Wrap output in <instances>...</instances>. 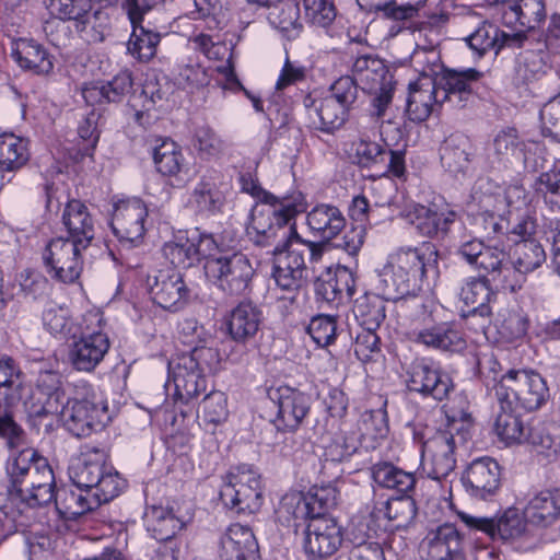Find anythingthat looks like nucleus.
<instances>
[{"label": "nucleus", "mask_w": 560, "mask_h": 560, "mask_svg": "<svg viewBox=\"0 0 560 560\" xmlns=\"http://www.w3.org/2000/svg\"><path fill=\"white\" fill-rule=\"evenodd\" d=\"M238 180L243 192L259 200L250 212V240L257 246L273 247L272 277L287 293L278 299L284 305L293 304L303 284L306 257L311 265L317 264L325 250L323 242L303 240L296 232L295 217L305 210V197L301 191L277 197L264 190L250 173L241 174Z\"/></svg>", "instance_id": "f257e3e1"}, {"label": "nucleus", "mask_w": 560, "mask_h": 560, "mask_svg": "<svg viewBox=\"0 0 560 560\" xmlns=\"http://www.w3.org/2000/svg\"><path fill=\"white\" fill-rule=\"evenodd\" d=\"M438 262L434 245L404 246L388 254L384 266L377 270L376 289L386 300L398 301L412 298V304L423 296V282L430 269Z\"/></svg>", "instance_id": "f03ea898"}, {"label": "nucleus", "mask_w": 560, "mask_h": 560, "mask_svg": "<svg viewBox=\"0 0 560 560\" xmlns=\"http://www.w3.org/2000/svg\"><path fill=\"white\" fill-rule=\"evenodd\" d=\"M447 418L444 429L434 430L420 421L409 424L413 442L420 445L422 462L431 466L428 474L436 480L447 477L454 470L457 440H466L470 425V417L464 409L459 412V419L455 412Z\"/></svg>", "instance_id": "7ed1b4c3"}, {"label": "nucleus", "mask_w": 560, "mask_h": 560, "mask_svg": "<svg viewBox=\"0 0 560 560\" xmlns=\"http://www.w3.org/2000/svg\"><path fill=\"white\" fill-rule=\"evenodd\" d=\"M220 362L217 349L195 346L189 352L173 357L167 364L166 387L174 385V396L188 404L207 389L206 374Z\"/></svg>", "instance_id": "20e7f679"}, {"label": "nucleus", "mask_w": 560, "mask_h": 560, "mask_svg": "<svg viewBox=\"0 0 560 560\" xmlns=\"http://www.w3.org/2000/svg\"><path fill=\"white\" fill-rule=\"evenodd\" d=\"M69 476L77 490L93 493L96 503L109 502L125 487V480L107 463L106 452L96 447L86 448L72 462Z\"/></svg>", "instance_id": "39448f33"}, {"label": "nucleus", "mask_w": 560, "mask_h": 560, "mask_svg": "<svg viewBox=\"0 0 560 560\" xmlns=\"http://www.w3.org/2000/svg\"><path fill=\"white\" fill-rule=\"evenodd\" d=\"M413 328L410 339L418 346L443 353H456L466 348V340L454 322L439 320L438 304L432 299L415 301Z\"/></svg>", "instance_id": "423d86ee"}, {"label": "nucleus", "mask_w": 560, "mask_h": 560, "mask_svg": "<svg viewBox=\"0 0 560 560\" xmlns=\"http://www.w3.org/2000/svg\"><path fill=\"white\" fill-rule=\"evenodd\" d=\"M471 197L479 207L475 223L488 237H493L504 234L508 207L516 209L524 202V187L512 185L502 189L489 178H480L472 188Z\"/></svg>", "instance_id": "0eeeda50"}, {"label": "nucleus", "mask_w": 560, "mask_h": 560, "mask_svg": "<svg viewBox=\"0 0 560 560\" xmlns=\"http://www.w3.org/2000/svg\"><path fill=\"white\" fill-rule=\"evenodd\" d=\"M65 428L77 438L101 430L110 419L106 400L90 384L75 386L74 395L59 410Z\"/></svg>", "instance_id": "6e6552de"}, {"label": "nucleus", "mask_w": 560, "mask_h": 560, "mask_svg": "<svg viewBox=\"0 0 560 560\" xmlns=\"http://www.w3.org/2000/svg\"><path fill=\"white\" fill-rule=\"evenodd\" d=\"M104 318L100 311H90L82 316L81 329L69 347L68 360L78 372H93L104 360L110 342L103 330Z\"/></svg>", "instance_id": "1a4fd4ad"}, {"label": "nucleus", "mask_w": 560, "mask_h": 560, "mask_svg": "<svg viewBox=\"0 0 560 560\" xmlns=\"http://www.w3.org/2000/svg\"><path fill=\"white\" fill-rule=\"evenodd\" d=\"M220 499L225 508L236 513L258 511L262 505L260 475L252 465L232 467L224 478Z\"/></svg>", "instance_id": "9d476101"}, {"label": "nucleus", "mask_w": 560, "mask_h": 560, "mask_svg": "<svg viewBox=\"0 0 560 560\" xmlns=\"http://www.w3.org/2000/svg\"><path fill=\"white\" fill-rule=\"evenodd\" d=\"M549 396V389L541 375L533 370L510 369L502 383L495 388L494 400L525 411L541 407Z\"/></svg>", "instance_id": "9b49d317"}, {"label": "nucleus", "mask_w": 560, "mask_h": 560, "mask_svg": "<svg viewBox=\"0 0 560 560\" xmlns=\"http://www.w3.org/2000/svg\"><path fill=\"white\" fill-rule=\"evenodd\" d=\"M207 280L224 294L234 296L249 291L255 269L243 253L220 255L203 264Z\"/></svg>", "instance_id": "f8f14e48"}, {"label": "nucleus", "mask_w": 560, "mask_h": 560, "mask_svg": "<svg viewBox=\"0 0 560 560\" xmlns=\"http://www.w3.org/2000/svg\"><path fill=\"white\" fill-rule=\"evenodd\" d=\"M85 249L67 237L51 238L42 254L48 275L60 282L73 283L82 272Z\"/></svg>", "instance_id": "ddd939ff"}, {"label": "nucleus", "mask_w": 560, "mask_h": 560, "mask_svg": "<svg viewBox=\"0 0 560 560\" xmlns=\"http://www.w3.org/2000/svg\"><path fill=\"white\" fill-rule=\"evenodd\" d=\"M460 24L475 27L463 39L478 57H482L489 50H494L498 54L504 47L518 48L527 38L523 33L501 31L497 25L483 20L476 12H468L467 15L462 18Z\"/></svg>", "instance_id": "4468645a"}, {"label": "nucleus", "mask_w": 560, "mask_h": 560, "mask_svg": "<svg viewBox=\"0 0 560 560\" xmlns=\"http://www.w3.org/2000/svg\"><path fill=\"white\" fill-rule=\"evenodd\" d=\"M267 395L277 409L271 422L279 431H296L311 411V396L296 388L281 385L269 388Z\"/></svg>", "instance_id": "2eb2a0df"}, {"label": "nucleus", "mask_w": 560, "mask_h": 560, "mask_svg": "<svg viewBox=\"0 0 560 560\" xmlns=\"http://www.w3.org/2000/svg\"><path fill=\"white\" fill-rule=\"evenodd\" d=\"M407 387L410 392L423 397H432L442 401L454 389V383L450 374L429 359H417L407 369Z\"/></svg>", "instance_id": "dca6fc26"}, {"label": "nucleus", "mask_w": 560, "mask_h": 560, "mask_svg": "<svg viewBox=\"0 0 560 560\" xmlns=\"http://www.w3.org/2000/svg\"><path fill=\"white\" fill-rule=\"evenodd\" d=\"M352 73L363 90L374 95L375 105H388L393 98L394 82L384 61L374 55H361L352 65Z\"/></svg>", "instance_id": "f3484780"}, {"label": "nucleus", "mask_w": 560, "mask_h": 560, "mask_svg": "<svg viewBox=\"0 0 560 560\" xmlns=\"http://www.w3.org/2000/svg\"><path fill=\"white\" fill-rule=\"evenodd\" d=\"M229 184L218 170H207L194 186L187 207L196 214L212 217L220 212L225 205Z\"/></svg>", "instance_id": "a211bd4d"}, {"label": "nucleus", "mask_w": 560, "mask_h": 560, "mask_svg": "<svg viewBox=\"0 0 560 560\" xmlns=\"http://www.w3.org/2000/svg\"><path fill=\"white\" fill-rule=\"evenodd\" d=\"M491 149L499 163L513 164L518 162L524 170L529 172H536L542 166L537 156V153L541 150L540 143L521 140L514 128L500 131L493 139Z\"/></svg>", "instance_id": "6ab92c4d"}, {"label": "nucleus", "mask_w": 560, "mask_h": 560, "mask_svg": "<svg viewBox=\"0 0 560 560\" xmlns=\"http://www.w3.org/2000/svg\"><path fill=\"white\" fill-rule=\"evenodd\" d=\"M65 390L60 373L42 371L36 386L24 400V407L30 417L42 418L58 415L63 406Z\"/></svg>", "instance_id": "aec40b11"}, {"label": "nucleus", "mask_w": 560, "mask_h": 560, "mask_svg": "<svg viewBox=\"0 0 560 560\" xmlns=\"http://www.w3.org/2000/svg\"><path fill=\"white\" fill-rule=\"evenodd\" d=\"M22 371L16 361L7 355H0V436L5 439L10 446L19 444L23 430L13 420L8 410L11 401L9 390L21 386Z\"/></svg>", "instance_id": "412c9836"}, {"label": "nucleus", "mask_w": 560, "mask_h": 560, "mask_svg": "<svg viewBox=\"0 0 560 560\" xmlns=\"http://www.w3.org/2000/svg\"><path fill=\"white\" fill-rule=\"evenodd\" d=\"M148 209L139 198H129L114 203L110 226L121 243L137 246L145 232Z\"/></svg>", "instance_id": "4be33fe9"}, {"label": "nucleus", "mask_w": 560, "mask_h": 560, "mask_svg": "<svg viewBox=\"0 0 560 560\" xmlns=\"http://www.w3.org/2000/svg\"><path fill=\"white\" fill-rule=\"evenodd\" d=\"M341 526L331 517L311 520L304 533L303 548L307 558L323 560L335 555L341 547Z\"/></svg>", "instance_id": "5701e85b"}, {"label": "nucleus", "mask_w": 560, "mask_h": 560, "mask_svg": "<svg viewBox=\"0 0 560 560\" xmlns=\"http://www.w3.org/2000/svg\"><path fill=\"white\" fill-rule=\"evenodd\" d=\"M148 287L154 303L165 310H179L189 296V289L180 271L174 268L160 269L149 275Z\"/></svg>", "instance_id": "b1692460"}, {"label": "nucleus", "mask_w": 560, "mask_h": 560, "mask_svg": "<svg viewBox=\"0 0 560 560\" xmlns=\"http://www.w3.org/2000/svg\"><path fill=\"white\" fill-rule=\"evenodd\" d=\"M354 145L361 166H380L383 175L406 179L405 150L388 149L387 144L382 145L365 139H361Z\"/></svg>", "instance_id": "393cba45"}, {"label": "nucleus", "mask_w": 560, "mask_h": 560, "mask_svg": "<svg viewBox=\"0 0 560 560\" xmlns=\"http://www.w3.org/2000/svg\"><path fill=\"white\" fill-rule=\"evenodd\" d=\"M427 560H462L464 537L452 523H444L430 529L421 542Z\"/></svg>", "instance_id": "a878e982"}, {"label": "nucleus", "mask_w": 560, "mask_h": 560, "mask_svg": "<svg viewBox=\"0 0 560 560\" xmlns=\"http://www.w3.org/2000/svg\"><path fill=\"white\" fill-rule=\"evenodd\" d=\"M463 483L471 497L488 500L500 489L501 467L491 457L476 458L468 465L463 476Z\"/></svg>", "instance_id": "bb28decb"}, {"label": "nucleus", "mask_w": 560, "mask_h": 560, "mask_svg": "<svg viewBox=\"0 0 560 560\" xmlns=\"http://www.w3.org/2000/svg\"><path fill=\"white\" fill-rule=\"evenodd\" d=\"M262 324V312L252 301H241L226 315L225 325L230 338L238 345L255 340Z\"/></svg>", "instance_id": "cd10ccee"}, {"label": "nucleus", "mask_w": 560, "mask_h": 560, "mask_svg": "<svg viewBox=\"0 0 560 560\" xmlns=\"http://www.w3.org/2000/svg\"><path fill=\"white\" fill-rule=\"evenodd\" d=\"M472 268L482 272V276H489L492 281L498 282V285L504 290L511 292L520 290L522 278L512 280V272L515 273V270H513L509 255L503 248L485 244Z\"/></svg>", "instance_id": "c85d7f7f"}, {"label": "nucleus", "mask_w": 560, "mask_h": 560, "mask_svg": "<svg viewBox=\"0 0 560 560\" xmlns=\"http://www.w3.org/2000/svg\"><path fill=\"white\" fill-rule=\"evenodd\" d=\"M221 560H259V547L250 527L230 525L219 540Z\"/></svg>", "instance_id": "c756f323"}, {"label": "nucleus", "mask_w": 560, "mask_h": 560, "mask_svg": "<svg viewBox=\"0 0 560 560\" xmlns=\"http://www.w3.org/2000/svg\"><path fill=\"white\" fill-rule=\"evenodd\" d=\"M546 15L545 0H512L502 8V22L525 36L539 27Z\"/></svg>", "instance_id": "7c9ffc66"}, {"label": "nucleus", "mask_w": 560, "mask_h": 560, "mask_svg": "<svg viewBox=\"0 0 560 560\" xmlns=\"http://www.w3.org/2000/svg\"><path fill=\"white\" fill-rule=\"evenodd\" d=\"M491 407L494 432L505 445L521 444L529 440V428L524 424L518 409L512 402L491 400Z\"/></svg>", "instance_id": "2f4dec72"}, {"label": "nucleus", "mask_w": 560, "mask_h": 560, "mask_svg": "<svg viewBox=\"0 0 560 560\" xmlns=\"http://www.w3.org/2000/svg\"><path fill=\"white\" fill-rule=\"evenodd\" d=\"M524 513L533 528H547L560 520V489H545L533 493Z\"/></svg>", "instance_id": "473e14b6"}, {"label": "nucleus", "mask_w": 560, "mask_h": 560, "mask_svg": "<svg viewBox=\"0 0 560 560\" xmlns=\"http://www.w3.org/2000/svg\"><path fill=\"white\" fill-rule=\"evenodd\" d=\"M52 500L56 501V491L54 482L43 483L42 487L25 493V489L10 490L5 503L0 508V512L13 523L32 508L45 505Z\"/></svg>", "instance_id": "72a5a7b5"}, {"label": "nucleus", "mask_w": 560, "mask_h": 560, "mask_svg": "<svg viewBox=\"0 0 560 560\" xmlns=\"http://www.w3.org/2000/svg\"><path fill=\"white\" fill-rule=\"evenodd\" d=\"M11 56L24 70L35 74H47L54 63L46 48L32 38H19L12 43Z\"/></svg>", "instance_id": "f704fd0d"}, {"label": "nucleus", "mask_w": 560, "mask_h": 560, "mask_svg": "<svg viewBox=\"0 0 560 560\" xmlns=\"http://www.w3.org/2000/svg\"><path fill=\"white\" fill-rule=\"evenodd\" d=\"M369 201L364 196H357L349 207V215L355 223L346 231L343 236L335 244L336 248L345 250L350 256H355L364 244L369 218Z\"/></svg>", "instance_id": "c9c22d12"}, {"label": "nucleus", "mask_w": 560, "mask_h": 560, "mask_svg": "<svg viewBox=\"0 0 560 560\" xmlns=\"http://www.w3.org/2000/svg\"><path fill=\"white\" fill-rule=\"evenodd\" d=\"M306 224L314 236L329 242L345 229L346 218L338 207L319 203L307 213Z\"/></svg>", "instance_id": "e433bc0d"}, {"label": "nucleus", "mask_w": 560, "mask_h": 560, "mask_svg": "<svg viewBox=\"0 0 560 560\" xmlns=\"http://www.w3.org/2000/svg\"><path fill=\"white\" fill-rule=\"evenodd\" d=\"M62 222L69 240L89 247L95 235L94 221L88 207L80 200H70L63 211Z\"/></svg>", "instance_id": "4c0bfd02"}, {"label": "nucleus", "mask_w": 560, "mask_h": 560, "mask_svg": "<svg viewBox=\"0 0 560 560\" xmlns=\"http://www.w3.org/2000/svg\"><path fill=\"white\" fill-rule=\"evenodd\" d=\"M458 298L469 307L468 313L488 317L491 314L490 303L495 299V293L490 287V279L486 276L468 277L460 287Z\"/></svg>", "instance_id": "58836bf2"}, {"label": "nucleus", "mask_w": 560, "mask_h": 560, "mask_svg": "<svg viewBox=\"0 0 560 560\" xmlns=\"http://www.w3.org/2000/svg\"><path fill=\"white\" fill-rule=\"evenodd\" d=\"M441 163L451 174L465 175L470 168L472 147L464 135L450 136L440 149Z\"/></svg>", "instance_id": "ea45409f"}, {"label": "nucleus", "mask_w": 560, "mask_h": 560, "mask_svg": "<svg viewBox=\"0 0 560 560\" xmlns=\"http://www.w3.org/2000/svg\"><path fill=\"white\" fill-rule=\"evenodd\" d=\"M479 78L480 72L472 68L463 71L445 70L438 84L439 93H444L442 102H469L470 84Z\"/></svg>", "instance_id": "a19ab883"}, {"label": "nucleus", "mask_w": 560, "mask_h": 560, "mask_svg": "<svg viewBox=\"0 0 560 560\" xmlns=\"http://www.w3.org/2000/svg\"><path fill=\"white\" fill-rule=\"evenodd\" d=\"M143 520L148 533L158 541L174 540V536L184 527V522L173 510L164 506H148Z\"/></svg>", "instance_id": "79ce46f5"}, {"label": "nucleus", "mask_w": 560, "mask_h": 560, "mask_svg": "<svg viewBox=\"0 0 560 560\" xmlns=\"http://www.w3.org/2000/svg\"><path fill=\"white\" fill-rule=\"evenodd\" d=\"M546 261V253L542 246L536 241H520L516 243L513 260L510 261L515 273L512 272V280L520 281V290L525 282V275L533 272Z\"/></svg>", "instance_id": "37998d69"}, {"label": "nucleus", "mask_w": 560, "mask_h": 560, "mask_svg": "<svg viewBox=\"0 0 560 560\" xmlns=\"http://www.w3.org/2000/svg\"><path fill=\"white\" fill-rule=\"evenodd\" d=\"M42 322L50 335L60 339L77 338L81 329V323H74L70 310L54 302L46 304Z\"/></svg>", "instance_id": "c03bdc74"}, {"label": "nucleus", "mask_w": 560, "mask_h": 560, "mask_svg": "<svg viewBox=\"0 0 560 560\" xmlns=\"http://www.w3.org/2000/svg\"><path fill=\"white\" fill-rule=\"evenodd\" d=\"M373 480L383 488L395 490L401 495H411L416 487V476L392 463L382 462L372 467Z\"/></svg>", "instance_id": "a18cd8bd"}, {"label": "nucleus", "mask_w": 560, "mask_h": 560, "mask_svg": "<svg viewBox=\"0 0 560 560\" xmlns=\"http://www.w3.org/2000/svg\"><path fill=\"white\" fill-rule=\"evenodd\" d=\"M127 86L118 79L107 83L84 84L80 91L74 94L75 103H85V105H103L105 103H121L124 101Z\"/></svg>", "instance_id": "49530a36"}, {"label": "nucleus", "mask_w": 560, "mask_h": 560, "mask_svg": "<svg viewBox=\"0 0 560 560\" xmlns=\"http://www.w3.org/2000/svg\"><path fill=\"white\" fill-rule=\"evenodd\" d=\"M101 504L96 503V497L93 493L84 490L60 489L56 491V510L63 518H77Z\"/></svg>", "instance_id": "de8ad7c7"}, {"label": "nucleus", "mask_w": 560, "mask_h": 560, "mask_svg": "<svg viewBox=\"0 0 560 560\" xmlns=\"http://www.w3.org/2000/svg\"><path fill=\"white\" fill-rule=\"evenodd\" d=\"M412 215L413 225L427 237L446 233L456 220V212L453 210L438 212L425 206H416Z\"/></svg>", "instance_id": "09e8293b"}, {"label": "nucleus", "mask_w": 560, "mask_h": 560, "mask_svg": "<svg viewBox=\"0 0 560 560\" xmlns=\"http://www.w3.org/2000/svg\"><path fill=\"white\" fill-rule=\"evenodd\" d=\"M160 40L159 32L152 30L149 25H144V23H135L132 24V33L127 50L138 61L148 62L156 55Z\"/></svg>", "instance_id": "8fccbe9b"}, {"label": "nucleus", "mask_w": 560, "mask_h": 560, "mask_svg": "<svg viewBox=\"0 0 560 560\" xmlns=\"http://www.w3.org/2000/svg\"><path fill=\"white\" fill-rule=\"evenodd\" d=\"M526 191L524 190V202L516 209L508 207L504 234L513 242L532 241L529 237L535 233L536 219L526 208Z\"/></svg>", "instance_id": "3c124183"}, {"label": "nucleus", "mask_w": 560, "mask_h": 560, "mask_svg": "<svg viewBox=\"0 0 560 560\" xmlns=\"http://www.w3.org/2000/svg\"><path fill=\"white\" fill-rule=\"evenodd\" d=\"M534 528L517 509H508L501 515L495 516L494 539L514 540L522 537L534 536Z\"/></svg>", "instance_id": "603ef678"}, {"label": "nucleus", "mask_w": 560, "mask_h": 560, "mask_svg": "<svg viewBox=\"0 0 560 560\" xmlns=\"http://www.w3.org/2000/svg\"><path fill=\"white\" fill-rule=\"evenodd\" d=\"M384 296L364 294L355 300L354 317L361 328L377 329L385 319Z\"/></svg>", "instance_id": "864d4df0"}, {"label": "nucleus", "mask_w": 560, "mask_h": 560, "mask_svg": "<svg viewBox=\"0 0 560 560\" xmlns=\"http://www.w3.org/2000/svg\"><path fill=\"white\" fill-rule=\"evenodd\" d=\"M28 160L26 142L13 133L0 135V171L12 172Z\"/></svg>", "instance_id": "5fc2aeb1"}, {"label": "nucleus", "mask_w": 560, "mask_h": 560, "mask_svg": "<svg viewBox=\"0 0 560 560\" xmlns=\"http://www.w3.org/2000/svg\"><path fill=\"white\" fill-rule=\"evenodd\" d=\"M42 458L34 448H24L12 454L7 463V472L10 478V490L24 489L25 481L34 469L37 459Z\"/></svg>", "instance_id": "6e6d98bb"}, {"label": "nucleus", "mask_w": 560, "mask_h": 560, "mask_svg": "<svg viewBox=\"0 0 560 560\" xmlns=\"http://www.w3.org/2000/svg\"><path fill=\"white\" fill-rule=\"evenodd\" d=\"M378 513H383L388 521L393 522L394 528H407L417 515V506L411 495H400L383 502Z\"/></svg>", "instance_id": "4d7b16f0"}, {"label": "nucleus", "mask_w": 560, "mask_h": 560, "mask_svg": "<svg viewBox=\"0 0 560 560\" xmlns=\"http://www.w3.org/2000/svg\"><path fill=\"white\" fill-rule=\"evenodd\" d=\"M191 243L189 234H179L174 241L165 243L163 246L164 257L177 268H189L197 264L196 250Z\"/></svg>", "instance_id": "13d9d810"}, {"label": "nucleus", "mask_w": 560, "mask_h": 560, "mask_svg": "<svg viewBox=\"0 0 560 560\" xmlns=\"http://www.w3.org/2000/svg\"><path fill=\"white\" fill-rule=\"evenodd\" d=\"M279 517L298 527L302 521H311V508L307 495L302 492H290L282 497L279 504Z\"/></svg>", "instance_id": "bf43d9fd"}, {"label": "nucleus", "mask_w": 560, "mask_h": 560, "mask_svg": "<svg viewBox=\"0 0 560 560\" xmlns=\"http://www.w3.org/2000/svg\"><path fill=\"white\" fill-rule=\"evenodd\" d=\"M153 160L158 172L165 176H174L180 171L184 156L174 141L164 139L154 148Z\"/></svg>", "instance_id": "052dcab7"}, {"label": "nucleus", "mask_w": 560, "mask_h": 560, "mask_svg": "<svg viewBox=\"0 0 560 560\" xmlns=\"http://www.w3.org/2000/svg\"><path fill=\"white\" fill-rule=\"evenodd\" d=\"M109 26V15L103 9L85 10L75 21V28L92 42H103Z\"/></svg>", "instance_id": "680f3d73"}, {"label": "nucleus", "mask_w": 560, "mask_h": 560, "mask_svg": "<svg viewBox=\"0 0 560 560\" xmlns=\"http://www.w3.org/2000/svg\"><path fill=\"white\" fill-rule=\"evenodd\" d=\"M271 24L278 28L288 39H295L302 32L300 21V7L298 1L294 3H283L277 13L270 15Z\"/></svg>", "instance_id": "e2e57ef3"}, {"label": "nucleus", "mask_w": 560, "mask_h": 560, "mask_svg": "<svg viewBox=\"0 0 560 560\" xmlns=\"http://www.w3.org/2000/svg\"><path fill=\"white\" fill-rule=\"evenodd\" d=\"M313 125L323 132L331 133L349 119V107H308Z\"/></svg>", "instance_id": "0e129e2a"}, {"label": "nucleus", "mask_w": 560, "mask_h": 560, "mask_svg": "<svg viewBox=\"0 0 560 560\" xmlns=\"http://www.w3.org/2000/svg\"><path fill=\"white\" fill-rule=\"evenodd\" d=\"M361 9L369 12H383L384 16L402 21L413 18L418 10V4L398 5L395 0H357Z\"/></svg>", "instance_id": "69168bd1"}, {"label": "nucleus", "mask_w": 560, "mask_h": 560, "mask_svg": "<svg viewBox=\"0 0 560 560\" xmlns=\"http://www.w3.org/2000/svg\"><path fill=\"white\" fill-rule=\"evenodd\" d=\"M307 499L311 508V520L326 517V513L337 505L339 491L332 483L314 487Z\"/></svg>", "instance_id": "338daca9"}, {"label": "nucleus", "mask_w": 560, "mask_h": 560, "mask_svg": "<svg viewBox=\"0 0 560 560\" xmlns=\"http://www.w3.org/2000/svg\"><path fill=\"white\" fill-rule=\"evenodd\" d=\"M201 417L214 427L223 423L229 417L226 396L220 390L207 394L201 401Z\"/></svg>", "instance_id": "774afa93"}]
</instances>
